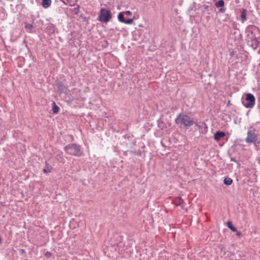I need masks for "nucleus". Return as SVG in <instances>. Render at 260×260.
<instances>
[{
	"mask_svg": "<svg viewBox=\"0 0 260 260\" xmlns=\"http://www.w3.org/2000/svg\"><path fill=\"white\" fill-rule=\"evenodd\" d=\"M215 6L217 8L223 7L224 6V2L223 0H219L215 3Z\"/></svg>",
	"mask_w": 260,
	"mask_h": 260,
	"instance_id": "obj_23",
	"label": "nucleus"
},
{
	"mask_svg": "<svg viewBox=\"0 0 260 260\" xmlns=\"http://www.w3.org/2000/svg\"><path fill=\"white\" fill-rule=\"evenodd\" d=\"M45 167L43 169V172L45 174H48L51 172L53 168L51 166L49 165L47 161H45Z\"/></svg>",
	"mask_w": 260,
	"mask_h": 260,
	"instance_id": "obj_14",
	"label": "nucleus"
},
{
	"mask_svg": "<svg viewBox=\"0 0 260 260\" xmlns=\"http://www.w3.org/2000/svg\"><path fill=\"white\" fill-rule=\"evenodd\" d=\"M123 13L124 14H126V15H128V16L132 15V13L131 12V11H128V10L125 11V12H123Z\"/></svg>",
	"mask_w": 260,
	"mask_h": 260,
	"instance_id": "obj_31",
	"label": "nucleus"
},
{
	"mask_svg": "<svg viewBox=\"0 0 260 260\" xmlns=\"http://www.w3.org/2000/svg\"><path fill=\"white\" fill-rule=\"evenodd\" d=\"M134 22V19H125V21H124V23L125 24H132Z\"/></svg>",
	"mask_w": 260,
	"mask_h": 260,
	"instance_id": "obj_28",
	"label": "nucleus"
},
{
	"mask_svg": "<svg viewBox=\"0 0 260 260\" xmlns=\"http://www.w3.org/2000/svg\"><path fill=\"white\" fill-rule=\"evenodd\" d=\"M235 57H236V58H238V56H237V55H236V56H235Z\"/></svg>",
	"mask_w": 260,
	"mask_h": 260,
	"instance_id": "obj_41",
	"label": "nucleus"
},
{
	"mask_svg": "<svg viewBox=\"0 0 260 260\" xmlns=\"http://www.w3.org/2000/svg\"><path fill=\"white\" fill-rule=\"evenodd\" d=\"M172 203L174 204L176 206H181L183 208V205L184 203L183 200L180 197L178 196L173 201Z\"/></svg>",
	"mask_w": 260,
	"mask_h": 260,
	"instance_id": "obj_12",
	"label": "nucleus"
},
{
	"mask_svg": "<svg viewBox=\"0 0 260 260\" xmlns=\"http://www.w3.org/2000/svg\"><path fill=\"white\" fill-rule=\"evenodd\" d=\"M198 9L201 11L202 15H204L205 12H207L208 14H210L212 11L211 6H208L206 5H203L200 6L198 8Z\"/></svg>",
	"mask_w": 260,
	"mask_h": 260,
	"instance_id": "obj_9",
	"label": "nucleus"
},
{
	"mask_svg": "<svg viewBox=\"0 0 260 260\" xmlns=\"http://www.w3.org/2000/svg\"><path fill=\"white\" fill-rule=\"evenodd\" d=\"M133 143H134V145H135L136 143V142H134Z\"/></svg>",
	"mask_w": 260,
	"mask_h": 260,
	"instance_id": "obj_42",
	"label": "nucleus"
},
{
	"mask_svg": "<svg viewBox=\"0 0 260 260\" xmlns=\"http://www.w3.org/2000/svg\"><path fill=\"white\" fill-rule=\"evenodd\" d=\"M231 105L230 100H229L227 102L226 106H230Z\"/></svg>",
	"mask_w": 260,
	"mask_h": 260,
	"instance_id": "obj_35",
	"label": "nucleus"
},
{
	"mask_svg": "<svg viewBox=\"0 0 260 260\" xmlns=\"http://www.w3.org/2000/svg\"><path fill=\"white\" fill-rule=\"evenodd\" d=\"M231 161H234L237 164H239V162L237 160H236L234 157H231Z\"/></svg>",
	"mask_w": 260,
	"mask_h": 260,
	"instance_id": "obj_33",
	"label": "nucleus"
},
{
	"mask_svg": "<svg viewBox=\"0 0 260 260\" xmlns=\"http://www.w3.org/2000/svg\"><path fill=\"white\" fill-rule=\"evenodd\" d=\"M225 136V133L222 131H217L214 134V139L216 141H218L221 138Z\"/></svg>",
	"mask_w": 260,
	"mask_h": 260,
	"instance_id": "obj_11",
	"label": "nucleus"
},
{
	"mask_svg": "<svg viewBox=\"0 0 260 260\" xmlns=\"http://www.w3.org/2000/svg\"><path fill=\"white\" fill-rule=\"evenodd\" d=\"M51 4V0H42V6L44 8H47L50 7Z\"/></svg>",
	"mask_w": 260,
	"mask_h": 260,
	"instance_id": "obj_17",
	"label": "nucleus"
},
{
	"mask_svg": "<svg viewBox=\"0 0 260 260\" xmlns=\"http://www.w3.org/2000/svg\"><path fill=\"white\" fill-rule=\"evenodd\" d=\"M25 250L24 249H19V254L22 256H24L25 254Z\"/></svg>",
	"mask_w": 260,
	"mask_h": 260,
	"instance_id": "obj_29",
	"label": "nucleus"
},
{
	"mask_svg": "<svg viewBox=\"0 0 260 260\" xmlns=\"http://www.w3.org/2000/svg\"><path fill=\"white\" fill-rule=\"evenodd\" d=\"M59 110V107L55 104L54 102L52 104V111L54 114H57Z\"/></svg>",
	"mask_w": 260,
	"mask_h": 260,
	"instance_id": "obj_20",
	"label": "nucleus"
},
{
	"mask_svg": "<svg viewBox=\"0 0 260 260\" xmlns=\"http://www.w3.org/2000/svg\"><path fill=\"white\" fill-rule=\"evenodd\" d=\"M127 151H125L123 153V155H127Z\"/></svg>",
	"mask_w": 260,
	"mask_h": 260,
	"instance_id": "obj_36",
	"label": "nucleus"
},
{
	"mask_svg": "<svg viewBox=\"0 0 260 260\" xmlns=\"http://www.w3.org/2000/svg\"><path fill=\"white\" fill-rule=\"evenodd\" d=\"M227 226L232 231L237 232V228L233 224L232 222L230 221L227 222Z\"/></svg>",
	"mask_w": 260,
	"mask_h": 260,
	"instance_id": "obj_18",
	"label": "nucleus"
},
{
	"mask_svg": "<svg viewBox=\"0 0 260 260\" xmlns=\"http://www.w3.org/2000/svg\"><path fill=\"white\" fill-rule=\"evenodd\" d=\"M199 128V133L202 135H205L208 132V126L204 121H200L194 123Z\"/></svg>",
	"mask_w": 260,
	"mask_h": 260,
	"instance_id": "obj_8",
	"label": "nucleus"
},
{
	"mask_svg": "<svg viewBox=\"0 0 260 260\" xmlns=\"http://www.w3.org/2000/svg\"><path fill=\"white\" fill-rule=\"evenodd\" d=\"M24 27L26 29L31 30L34 28V25L32 24L27 23L26 22L24 23Z\"/></svg>",
	"mask_w": 260,
	"mask_h": 260,
	"instance_id": "obj_25",
	"label": "nucleus"
},
{
	"mask_svg": "<svg viewBox=\"0 0 260 260\" xmlns=\"http://www.w3.org/2000/svg\"><path fill=\"white\" fill-rule=\"evenodd\" d=\"M241 234V233H240V232H237V235H239V236H240Z\"/></svg>",
	"mask_w": 260,
	"mask_h": 260,
	"instance_id": "obj_37",
	"label": "nucleus"
},
{
	"mask_svg": "<svg viewBox=\"0 0 260 260\" xmlns=\"http://www.w3.org/2000/svg\"><path fill=\"white\" fill-rule=\"evenodd\" d=\"M133 137H133V135H129V134L125 135H124L123 136V138L124 139H127L128 141H132L133 140Z\"/></svg>",
	"mask_w": 260,
	"mask_h": 260,
	"instance_id": "obj_27",
	"label": "nucleus"
},
{
	"mask_svg": "<svg viewBox=\"0 0 260 260\" xmlns=\"http://www.w3.org/2000/svg\"><path fill=\"white\" fill-rule=\"evenodd\" d=\"M112 18V13L110 10L101 8L99 13L98 20L103 23L109 22Z\"/></svg>",
	"mask_w": 260,
	"mask_h": 260,
	"instance_id": "obj_4",
	"label": "nucleus"
},
{
	"mask_svg": "<svg viewBox=\"0 0 260 260\" xmlns=\"http://www.w3.org/2000/svg\"><path fill=\"white\" fill-rule=\"evenodd\" d=\"M196 3L193 2L189 6L188 11L189 12H191V11H196Z\"/></svg>",
	"mask_w": 260,
	"mask_h": 260,
	"instance_id": "obj_22",
	"label": "nucleus"
},
{
	"mask_svg": "<svg viewBox=\"0 0 260 260\" xmlns=\"http://www.w3.org/2000/svg\"><path fill=\"white\" fill-rule=\"evenodd\" d=\"M245 33L247 44L253 49H256L259 44V41L256 37L254 31L251 27H248L245 30Z\"/></svg>",
	"mask_w": 260,
	"mask_h": 260,
	"instance_id": "obj_2",
	"label": "nucleus"
},
{
	"mask_svg": "<svg viewBox=\"0 0 260 260\" xmlns=\"http://www.w3.org/2000/svg\"><path fill=\"white\" fill-rule=\"evenodd\" d=\"M124 14L123 12H121L119 13V14H118V16H117V18L119 22H122V23L124 22V21H125V19H124Z\"/></svg>",
	"mask_w": 260,
	"mask_h": 260,
	"instance_id": "obj_19",
	"label": "nucleus"
},
{
	"mask_svg": "<svg viewBox=\"0 0 260 260\" xmlns=\"http://www.w3.org/2000/svg\"><path fill=\"white\" fill-rule=\"evenodd\" d=\"M55 28V25L51 23H50L48 24L46 28V31L48 35H51L54 34Z\"/></svg>",
	"mask_w": 260,
	"mask_h": 260,
	"instance_id": "obj_10",
	"label": "nucleus"
},
{
	"mask_svg": "<svg viewBox=\"0 0 260 260\" xmlns=\"http://www.w3.org/2000/svg\"><path fill=\"white\" fill-rule=\"evenodd\" d=\"M157 122L158 127L161 129H164L167 127L166 124L163 121L161 118L158 119Z\"/></svg>",
	"mask_w": 260,
	"mask_h": 260,
	"instance_id": "obj_16",
	"label": "nucleus"
},
{
	"mask_svg": "<svg viewBox=\"0 0 260 260\" xmlns=\"http://www.w3.org/2000/svg\"><path fill=\"white\" fill-rule=\"evenodd\" d=\"M129 152L131 154H133L135 155L141 156L142 152L140 149L135 151L131 150Z\"/></svg>",
	"mask_w": 260,
	"mask_h": 260,
	"instance_id": "obj_24",
	"label": "nucleus"
},
{
	"mask_svg": "<svg viewBox=\"0 0 260 260\" xmlns=\"http://www.w3.org/2000/svg\"><path fill=\"white\" fill-rule=\"evenodd\" d=\"M241 12L240 20L241 22L244 23L247 20V11L246 9L242 8L240 10Z\"/></svg>",
	"mask_w": 260,
	"mask_h": 260,
	"instance_id": "obj_13",
	"label": "nucleus"
},
{
	"mask_svg": "<svg viewBox=\"0 0 260 260\" xmlns=\"http://www.w3.org/2000/svg\"><path fill=\"white\" fill-rule=\"evenodd\" d=\"M176 124L180 126L183 125L186 128L192 126L195 123V121L186 114L179 113L175 119Z\"/></svg>",
	"mask_w": 260,
	"mask_h": 260,
	"instance_id": "obj_3",
	"label": "nucleus"
},
{
	"mask_svg": "<svg viewBox=\"0 0 260 260\" xmlns=\"http://www.w3.org/2000/svg\"><path fill=\"white\" fill-rule=\"evenodd\" d=\"M55 158L59 162H63L64 159L63 155V152L61 151H58V153L56 155Z\"/></svg>",
	"mask_w": 260,
	"mask_h": 260,
	"instance_id": "obj_15",
	"label": "nucleus"
},
{
	"mask_svg": "<svg viewBox=\"0 0 260 260\" xmlns=\"http://www.w3.org/2000/svg\"><path fill=\"white\" fill-rule=\"evenodd\" d=\"M258 163L260 165V159L258 160Z\"/></svg>",
	"mask_w": 260,
	"mask_h": 260,
	"instance_id": "obj_40",
	"label": "nucleus"
},
{
	"mask_svg": "<svg viewBox=\"0 0 260 260\" xmlns=\"http://www.w3.org/2000/svg\"><path fill=\"white\" fill-rule=\"evenodd\" d=\"M56 85L57 88V92L59 95L62 94L68 95L70 91L68 88V85L63 82L57 80L56 81Z\"/></svg>",
	"mask_w": 260,
	"mask_h": 260,
	"instance_id": "obj_6",
	"label": "nucleus"
},
{
	"mask_svg": "<svg viewBox=\"0 0 260 260\" xmlns=\"http://www.w3.org/2000/svg\"><path fill=\"white\" fill-rule=\"evenodd\" d=\"M254 146L258 150H260V138L257 139L255 142H253Z\"/></svg>",
	"mask_w": 260,
	"mask_h": 260,
	"instance_id": "obj_26",
	"label": "nucleus"
},
{
	"mask_svg": "<svg viewBox=\"0 0 260 260\" xmlns=\"http://www.w3.org/2000/svg\"><path fill=\"white\" fill-rule=\"evenodd\" d=\"M52 255V254L49 251H47L45 254V256L47 257V258H50Z\"/></svg>",
	"mask_w": 260,
	"mask_h": 260,
	"instance_id": "obj_30",
	"label": "nucleus"
},
{
	"mask_svg": "<svg viewBox=\"0 0 260 260\" xmlns=\"http://www.w3.org/2000/svg\"><path fill=\"white\" fill-rule=\"evenodd\" d=\"M243 105L247 108H251L254 107L255 103V98L253 94L248 93L245 94L244 99H242Z\"/></svg>",
	"mask_w": 260,
	"mask_h": 260,
	"instance_id": "obj_5",
	"label": "nucleus"
},
{
	"mask_svg": "<svg viewBox=\"0 0 260 260\" xmlns=\"http://www.w3.org/2000/svg\"><path fill=\"white\" fill-rule=\"evenodd\" d=\"M255 128L250 127L247 132V136L245 139L246 143L251 144L255 142L257 139V135L255 134Z\"/></svg>",
	"mask_w": 260,
	"mask_h": 260,
	"instance_id": "obj_7",
	"label": "nucleus"
},
{
	"mask_svg": "<svg viewBox=\"0 0 260 260\" xmlns=\"http://www.w3.org/2000/svg\"><path fill=\"white\" fill-rule=\"evenodd\" d=\"M64 152L68 155L78 157L82 156L84 153L80 145L76 143H70L63 148Z\"/></svg>",
	"mask_w": 260,
	"mask_h": 260,
	"instance_id": "obj_1",
	"label": "nucleus"
},
{
	"mask_svg": "<svg viewBox=\"0 0 260 260\" xmlns=\"http://www.w3.org/2000/svg\"><path fill=\"white\" fill-rule=\"evenodd\" d=\"M223 183L226 185H230L233 183V180L228 177L224 179Z\"/></svg>",
	"mask_w": 260,
	"mask_h": 260,
	"instance_id": "obj_21",
	"label": "nucleus"
},
{
	"mask_svg": "<svg viewBox=\"0 0 260 260\" xmlns=\"http://www.w3.org/2000/svg\"><path fill=\"white\" fill-rule=\"evenodd\" d=\"M68 137H70L72 138V140H73V137L72 136H69V135H68Z\"/></svg>",
	"mask_w": 260,
	"mask_h": 260,
	"instance_id": "obj_38",
	"label": "nucleus"
},
{
	"mask_svg": "<svg viewBox=\"0 0 260 260\" xmlns=\"http://www.w3.org/2000/svg\"><path fill=\"white\" fill-rule=\"evenodd\" d=\"M235 51H232V52H230V55L231 56H232H232H234V55H235Z\"/></svg>",
	"mask_w": 260,
	"mask_h": 260,
	"instance_id": "obj_34",
	"label": "nucleus"
},
{
	"mask_svg": "<svg viewBox=\"0 0 260 260\" xmlns=\"http://www.w3.org/2000/svg\"><path fill=\"white\" fill-rule=\"evenodd\" d=\"M64 4H66L65 2L64 1V0H60Z\"/></svg>",
	"mask_w": 260,
	"mask_h": 260,
	"instance_id": "obj_39",
	"label": "nucleus"
},
{
	"mask_svg": "<svg viewBox=\"0 0 260 260\" xmlns=\"http://www.w3.org/2000/svg\"><path fill=\"white\" fill-rule=\"evenodd\" d=\"M220 8L219 10V11L221 13H224L225 11V8L223 7H220Z\"/></svg>",
	"mask_w": 260,
	"mask_h": 260,
	"instance_id": "obj_32",
	"label": "nucleus"
}]
</instances>
